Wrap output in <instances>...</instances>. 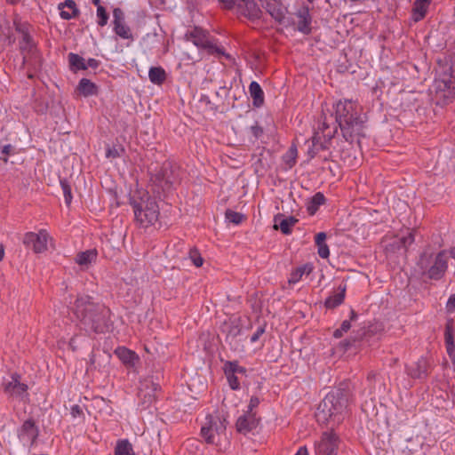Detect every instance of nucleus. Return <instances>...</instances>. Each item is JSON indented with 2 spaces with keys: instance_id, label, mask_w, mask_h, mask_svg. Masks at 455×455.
<instances>
[{
  "instance_id": "obj_1",
  "label": "nucleus",
  "mask_w": 455,
  "mask_h": 455,
  "mask_svg": "<svg viewBox=\"0 0 455 455\" xmlns=\"http://www.w3.org/2000/svg\"><path fill=\"white\" fill-rule=\"evenodd\" d=\"M74 312L80 326L87 332L104 333L110 326V309L103 304L95 303L88 295H78Z\"/></svg>"
},
{
  "instance_id": "obj_2",
  "label": "nucleus",
  "mask_w": 455,
  "mask_h": 455,
  "mask_svg": "<svg viewBox=\"0 0 455 455\" xmlns=\"http://www.w3.org/2000/svg\"><path fill=\"white\" fill-rule=\"evenodd\" d=\"M333 108L336 123L346 141L353 143L364 136L366 116L357 102L350 100H339Z\"/></svg>"
},
{
  "instance_id": "obj_3",
  "label": "nucleus",
  "mask_w": 455,
  "mask_h": 455,
  "mask_svg": "<svg viewBox=\"0 0 455 455\" xmlns=\"http://www.w3.org/2000/svg\"><path fill=\"white\" fill-rule=\"evenodd\" d=\"M351 396L349 382H341L337 388L329 392L317 408V417L323 420L339 417L346 411Z\"/></svg>"
},
{
  "instance_id": "obj_4",
  "label": "nucleus",
  "mask_w": 455,
  "mask_h": 455,
  "mask_svg": "<svg viewBox=\"0 0 455 455\" xmlns=\"http://www.w3.org/2000/svg\"><path fill=\"white\" fill-rule=\"evenodd\" d=\"M432 92L437 104L444 105L455 96V65L450 66L435 79Z\"/></svg>"
},
{
  "instance_id": "obj_5",
  "label": "nucleus",
  "mask_w": 455,
  "mask_h": 455,
  "mask_svg": "<svg viewBox=\"0 0 455 455\" xmlns=\"http://www.w3.org/2000/svg\"><path fill=\"white\" fill-rule=\"evenodd\" d=\"M135 220L141 227L147 228L155 224L159 216V207L156 202L145 194L139 201L132 199Z\"/></svg>"
},
{
  "instance_id": "obj_6",
  "label": "nucleus",
  "mask_w": 455,
  "mask_h": 455,
  "mask_svg": "<svg viewBox=\"0 0 455 455\" xmlns=\"http://www.w3.org/2000/svg\"><path fill=\"white\" fill-rule=\"evenodd\" d=\"M185 37L187 41L192 42L196 47L205 50L209 54L217 57H228V55L225 54L224 49L219 47L210 34L201 28L195 27L192 30L186 33Z\"/></svg>"
},
{
  "instance_id": "obj_7",
  "label": "nucleus",
  "mask_w": 455,
  "mask_h": 455,
  "mask_svg": "<svg viewBox=\"0 0 455 455\" xmlns=\"http://www.w3.org/2000/svg\"><path fill=\"white\" fill-rule=\"evenodd\" d=\"M175 180L172 166L169 162L164 163L158 170H156L154 173H150L153 192L159 196L162 193L169 191Z\"/></svg>"
},
{
  "instance_id": "obj_8",
  "label": "nucleus",
  "mask_w": 455,
  "mask_h": 455,
  "mask_svg": "<svg viewBox=\"0 0 455 455\" xmlns=\"http://www.w3.org/2000/svg\"><path fill=\"white\" fill-rule=\"evenodd\" d=\"M320 129L322 131V136L319 132H315L311 141L306 142V144H307V156L309 158H314L320 150L327 149L337 132V127L331 131L325 121L323 122L322 128Z\"/></svg>"
},
{
  "instance_id": "obj_9",
  "label": "nucleus",
  "mask_w": 455,
  "mask_h": 455,
  "mask_svg": "<svg viewBox=\"0 0 455 455\" xmlns=\"http://www.w3.org/2000/svg\"><path fill=\"white\" fill-rule=\"evenodd\" d=\"M206 420V424L201 428V435L207 443H217V436L226 431L225 420L217 416H207Z\"/></svg>"
},
{
  "instance_id": "obj_10",
  "label": "nucleus",
  "mask_w": 455,
  "mask_h": 455,
  "mask_svg": "<svg viewBox=\"0 0 455 455\" xmlns=\"http://www.w3.org/2000/svg\"><path fill=\"white\" fill-rule=\"evenodd\" d=\"M3 390L4 394L12 399L23 400L28 396V385L20 381V376L14 373L10 379H4Z\"/></svg>"
},
{
  "instance_id": "obj_11",
  "label": "nucleus",
  "mask_w": 455,
  "mask_h": 455,
  "mask_svg": "<svg viewBox=\"0 0 455 455\" xmlns=\"http://www.w3.org/2000/svg\"><path fill=\"white\" fill-rule=\"evenodd\" d=\"M339 445V438L335 433L324 432L315 445V455H337Z\"/></svg>"
},
{
  "instance_id": "obj_12",
  "label": "nucleus",
  "mask_w": 455,
  "mask_h": 455,
  "mask_svg": "<svg viewBox=\"0 0 455 455\" xmlns=\"http://www.w3.org/2000/svg\"><path fill=\"white\" fill-rule=\"evenodd\" d=\"M48 238V233L44 229L38 233L28 232L24 235L23 243L36 253H41L47 250Z\"/></svg>"
},
{
  "instance_id": "obj_13",
  "label": "nucleus",
  "mask_w": 455,
  "mask_h": 455,
  "mask_svg": "<svg viewBox=\"0 0 455 455\" xmlns=\"http://www.w3.org/2000/svg\"><path fill=\"white\" fill-rule=\"evenodd\" d=\"M39 435L38 427L36 426L32 419H28L23 422L18 430V437L24 443L32 446Z\"/></svg>"
},
{
  "instance_id": "obj_14",
  "label": "nucleus",
  "mask_w": 455,
  "mask_h": 455,
  "mask_svg": "<svg viewBox=\"0 0 455 455\" xmlns=\"http://www.w3.org/2000/svg\"><path fill=\"white\" fill-rule=\"evenodd\" d=\"M161 387L153 379H148L141 383V387L139 392V396L144 404L148 406L156 401L157 392L160 391Z\"/></svg>"
},
{
  "instance_id": "obj_15",
  "label": "nucleus",
  "mask_w": 455,
  "mask_h": 455,
  "mask_svg": "<svg viewBox=\"0 0 455 455\" xmlns=\"http://www.w3.org/2000/svg\"><path fill=\"white\" fill-rule=\"evenodd\" d=\"M42 59L37 50L22 55V68L26 69L28 78L32 79L35 73L41 68Z\"/></svg>"
},
{
  "instance_id": "obj_16",
  "label": "nucleus",
  "mask_w": 455,
  "mask_h": 455,
  "mask_svg": "<svg viewBox=\"0 0 455 455\" xmlns=\"http://www.w3.org/2000/svg\"><path fill=\"white\" fill-rule=\"evenodd\" d=\"M235 9L238 15L251 20L259 19L261 13L259 7L253 0H240Z\"/></svg>"
},
{
  "instance_id": "obj_17",
  "label": "nucleus",
  "mask_w": 455,
  "mask_h": 455,
  "mask_svg": "<svg viewBox=\"0 0 455 455\" xmlns=\"http://www.w3.org/2000/svg\"><path fill=\"white\" fill-rule=\"evenodd\" d=\"M259 420L260 419L257 417L256 413H248L245 411L236 420V430L240 434L247 435L258 427Z\"/></svg>"
},
{
  "instance_id": "obj_18",
  "label": "nucleus",
  "mask_w": 455,
  "mask_h": 455,
  "mask_svg": "<svg viewBox=\"0 0 455 455\" xmlns=\"http://www.w3.org/2000/svg\"><path fill=\"white\" fill-rule=\"evenodd\" d=\"M295 16L298 18L297 29L304 35H309L312 31V16L308 5L303 4L299 7Z\"/></svg>"
},
{
  "instance_id": "obj_19",
  "label": "nucleus",
  "mask_w": 455,
  "mask_h": 455,
  "mask_svg": "<svg viewBox=\"0 0 455 455\" xmlns=\"http://www.w3.org/2000/svg\"><path fill=\"white\" fill-rule=\"evenodd\" d=\"M429 363L425 357L406 366V372L414 379H426L428 376Z\"/></svg>"
},
{
  "instance_id": "obj_20",
  "label": "nucleus",
  "mask_w": 455,
  "mask_h": 455,
  "mask_svg": "<svg viewBox=\"0 0 455 455\" xmlns=\"http://www.w3.org/2000/svg\"><path fill=\"white\" fill-rule=\"evenodd\" d=\"M267 12L278 23H283L285 20L286 8L280 1L266 0L263 5Z\"/></svg>"
},
{
  "instance_id": "obj_21",
  "label": "nucleus",
  "mask_w": 455,
  "mask_h": 455,
  "mask_svg": "<svg viewBox=\"0 0 455 455\" xmlns=\"http://www.w3.org/2000/svg\"><path fill=\"white\" fill-rule=\"evenodd\" d=\"M447 269V258L443 251L439 252L435 259L434 265L428 269L429 278L440 279Z\"/></svg>"
},
{
  "instance_id": "obj_22",
  "label": "nucleus",
  "mask_w": 455,
  "mask_h": 455,
  "mask_svg": "<svg viewBox=\"0 0 455 455\" xmlns=\"http://www.w3.org/2000/svg\"><path fill=\"white\" fill-rule=\"evenodd\" d=\"M298 219L295 217H287L285 218L282 214H278L275 216L274 219V228L280 229L281 232L284 235H290L291 233V228L298 222Z\"/></svg>"
},
{
  "instance_id": "obj_23",
  "label": "nucleus",
  "mask_w": 455,
  "mask_h": 455,
  "mask_svg": "<svg viewBox=\"0 0 455 455\" xmlns=\"http://www.w3.org/2000/svg\"><path fill=\"white\" fill-rule=\"evenodd\" d=\"M115 354L128 367L134 366L136 362L139 361V356L136 353L126 347L116 348Z\"/></svg>"
},
{
  "instance_id": "obj_24",
  "label": "nucleus",
  "mask_w": 455,
  "mask_h": 455,
  "mask_svg": "<svg viewBox=\"0 0 455 455\" xmlns=\"http://www.w3.org/2000/svg\"><path fill=\"white\" fill-rule=\"evenodd\" d=\"M59 9L60 10V17L64 20L76 18L79 13L76 4L73 0H66L63 3H60L59 4Z\"/></svg>"
},
{
  "instance_id": "obj_25",
  "label": "nucleus",
  "mask_w": 455,
  "mask_h": 455,
  "mask_svg": "<svg viewBox=\"0 0 455 455\" xmlns=\"http://www.w3.org/2000/svg\"><path fill=\"white\" fill-rule=\"evenodd\" d=\"M346 290H347V286L345 284L344 285L340 284L338 287V291L333 295L329 296L325 299L324 306L327 308H335L338 306L341 305L345 299Z\"/></svg>"
},
{
  "instance_id": "obj_26",
  "label": "nucleus",
  "mask_w": 455,
  "mask_h": 455,
  "mask_svg": "<svg viewBox=\"0 0 455 455\" xmlns=\"http://www.w3.org/2000/svg\"><path fill=\"white\" fill-rule=\"evenodd\" d=\"M97 259L96 250H87L79 252L76 257V262L84 269L88 268L89 266Z\"/></svg>"
},
{
  "instance_id": "obj_27",
  "label": "nucleus",
  "mask_w": 455,
  "mask_h": 455,
  "mask_svg": "<svg viewBox=\"0 0 455 455\" xmlns=\"http://www.w3.org/2000/svg\"><path fill=\"white\" fill-rule=\"evenodd\" d=\"M431 0H416L412 8V20L415 22L421 20L427 13Z\"/></svg>"
},
{
  "instance_id": "obj_28",
  "label": "nucleus",
  "mask_w": 455,
  "mask_h": 455,
  "mask_svg": "<svg viewBox=\"0 0 455 455\" xmlns=\"http://www.w3.org/2000/svg\"><path fill=\"white\" fill-rule=\"evenodd\" d=\"M249 92L252 98L253 105L255 107H260L264 102V92L260 85L257 82L252 81L250 84Z\"/></svg>"
},
{
  "instance_id": "obj_29",
  "label": "nucleus",
  "mask_w": 455,
  "mask_h": 455,
  "mask_svg": "<svg viewBox=\"0 0 455 455\" xmlns=\"http://www.w3.org/2000/svg\"><path fill=\"white\" fill-rule=\"evenodd\" d=\"M313 267L310 264H305L294 269L290 275L289 283L295 284L299 282L302 276L306 275H309L312 271Z\"/></svg>"
},
{
  "instance_id": "obj_30",
  "label": "nucleus",
  "mask_w": 455,
  "mask_h": 455,
  "mask_svg": "<svg viewBox=\"0 0 455 455\" xmlns=\"http://www.w3.org/2000/svg\"><path fill=\"white\" fill-rule=\"evenodd\" d=\"M77 89L79 90L80 93L85 97L95 95L97 94L98 91L96 84L87 78H82L79 81Z\"/></svg>"
},
{
  "instance_id": "obj_31",
  "label": "nucleus",
  "mask_w": 455,
  "mask_h": 455,
  "mask_svg": "<svg viewBox=\"0 0 455 455\" xmlns=\"http://www.w3.org/2000/svg\"><path fill=\"white\" fill-rule=\"evenodd\" d=\"M148 77L151 83L162 84L166 79V73L161 67H151L148 71Z\"/></svg>"
},
{
  "instance_id": "obj_32",
  "label": "nucleus",
  "mask_w": 455,
  "mask_h": 455,
  "mask_svg": "<svg viewBox=\"0 0 455 455\" xmlns=\"http://www.w3.org/2000/svg\"><path fill=\"white\" fill-rule=\"evenodd\" d=\"M36 50H37V48L29 34L27 32H22V39L20 42V51L21 54L23 55Z\"/></svg>"
},
{
  "instance_id": "obj_33",
  "label": "nucleus",
  "mask_w": 455,
  "mask_h": 455,
  "mask_svg": "<svg viewBox=\"0 0 455 455\" xmlns=\"http://www.w3.org/2000/svg\"><path fill=\"white\" fill-rule=\"evenodd\" d=\"M324 202L325 197L323 194L320 192L316 193L307 203V209L308 213L310 215H314L317 212L318 208L324 204Z\"/></svg>"
},
{
  "instance_id": "obj_34",
  "label": "nucleus",
  "mask_w": 455,
  "mask_h": 455,
  "mask_svg": "<svg viewBox=\"0 0 455 455\" xmlns=\"http://www.w3.org/2000/svg\"><path fill=\"white\" fill-rule=\"evenodd\" d=\"M68 61L73 71L87 69L85 60L78 54L70 52L68 54Z\"/></svg>"
},
{
  "instance_id": "obj_35",
  "label": "nucleus",
  "mask_w": 455,
  "mask_h": 455,
  "mask_svg": "<svg viewBox=\"0 0 455 455\" xmlns=\"http://www.w3.org/2000/svg\"><path fill=\"white\" fill-rule=\"evenodd\" d=\"M115 455H135V453L132 443L127 439H123L117 442Z\"/></svg>"
},
{
  "instance_id": "obj_36",
  "label": "nucleus",
  "mask_w": 455,
  "mask_h": 455,
  "mask_svg": "<svg viewBox=\"0 0 455 455\" xmlns=\"http://www.w3.org/2000/svg\"><path fill=\"white\" fill-rule=\"evenodd\" d=\"M224 371L226 375H231L235 373H245V369L238 364L237 362L228 361L224 365Z\"/></svg>"
},
{
  "instance_id": "obj_37",
  "label": "nucleus",
  "mask_w": 455,
  "mask_h": 455,
  "mask_svg": "<svg viewBox=\"0 0 455 455\" xmlns=\"http://www.w3.org/2000/svg\"><path fill=\"white\" fill-rule=\"evenodd\" d=\"M223 331L227 332V339H234L240 334L241 328L236 323L231 322L224 325Z\"/></svg>"
},
{
  "instance_id": "obj_38",
  "label": "nucleus",
  "mask_w": 455,
  "mask_h": 455,
  "mask_svg": "<svg viewBox=\"0 0 455 455\" xmlns=\"http://www.w3.org/2000/svg\"><path fill=\"white\" fill-rule=\"evenodd\" d=\"M114 30L122 38L128 39L132 36L130 28L125 26L124 21L122 22H115L114 24Z\"/></svg>"
},
{
  "instance_id": "obj_39",
  "label": "nucleus",
  "mask_w": 455,
  "mask_h": 455,
  "mask_svg": "<svg viewBox=\"0 0 455 455\" xmlns=\"http://www.w3.org/2000/svg\"><path fill=\"white\" fill-rule=\"evenodd\" d=\"M225 215H226V219L229 222H231L233 224H235V225H238V224L242 223V221L244 219L243 214H242L240 212H236L231 211V210H227Z\"/></svg>"
},
{
  "instance_id": "obj_40",
  "label": "nucleus",
  "mask_w": 455,
  "mask_h": 455,
  "mask_svg": "<svg viewBox=\"0 0 455 455\" xmlns=\"http://www.w3.org/2000/svg\"><path fill=\"white\" fill-rule=\"evenodd\" d=\"M189 258L194 263L196 267H201L204 263V259L201 257V254L199 253L198 250L196 248H192L189 250Z\"/></svg>"
},
{
  "instance_id": "obj_41",
  "label": "nucleus",
  "mask_w": 455,
  "mask_h": 455,
  "mask_svg": "<svg viewBox=\"0 0 455 455\" xmlns=\"http://www.w3.org/2000/svg\"><path fill=\"white\" fill-rule=\"evenodd\" d=\"M97 16H98V24L99 26L100 27H103L105 26L107 23H108V15L106 12V9L101 6V5H99L98 8H97Z\"/></svg>"
},
{
  "instance_id": "obj_42",
  "label": "nucleus",
  "mask_w": 455,
  "mask_h": 455,
  "mask_svg": "<svg viewBox=\"0 0 455 455\" xmlns=\"http://www.w3.org/2000/svg\"><path fill=\"white\" fill-rule=\"evenodd\" d=\"M60 186L63 191L65 202L69 204L72 201L71 188L66 180H60Z\"/></svg>"
},
{
  "instance_id": "obj_43",
  "label": "nucleus",
  "mask_w": 455,
  "mask_h": 455,
  "mask_svg": "<svg viewBox=\"0 0 455 455\" xmlns=\"http://www.w3.org/2000/svg\"><path fill=\"white\" fill-rule=\"evenodd\" d=\"M124 152V149L121 146H119L118 148H116V147L108 148L107 151H106V156L108 158H116V157L121 156V154Z\"/></svg>"
},
{
  "instance_id": "obj_44",
  "label": "nucleus",
  "mask_w": 455,
  "mask_h": 455,
  "mask_svg": "<svg viewBox=\"0 0 455 455\" xmlns=\"http://www.w3.org/2000/svg\"><path fill=\"white\" fill-rule=\"evenodd\" d=\"M14 147L11 144H7L2 147L1 148V156L0 159H2L4 162H7V156L10 155H12L14 153Z\"/></svg>"
},
{
  "instance_id": "obj_45",
  "label": "nucleus",
  "mask_w": 455,
  "mask_h": 455,
  "mask_svg": "<svg viewBox=\"0 0 455 455\" xmlns=\"http://www.w3.org/2000/svg\"><path fill=\"white\" fill-rule=\"evenodd\" d=\"M317 246V253L322 259H327L330 255V250L326 243L315 244Z\"/></svg>"
},
{
  "instance_id": "obj_46",
  "label": "nucleus",
  "mask_w": 455,
  "mask_h": 455,
  "mask_svg": "<svg viewBox=\"0 0 455 455\" xmlns=\"http://www.w3.org/2000/svg\"><path fill=\"white\" fill-rule=\"evenodd\" d=\"M444 340H445V345L454 344L453 329L451 324H447L445 326Z\"/></svg>"
},
{
  "instance_id": "obj_47",
  "label": "nucleus",
  "mask_w": 455,
  "mask_h": 455,
  "mask_svg": "<svg viewBox=\"0 0 455 455\" xmlns=\"http://www.w3.org/2000/svg\"><path fill=\"white\" fill-rule=\"evenodd\" d=\"M226 376H227V379H228V384H229V387H231V389H233V390L239 389L240 383L238 381L237 377L234 374L226 375Z\"/></svg>"
},
{
  "instance_id": "obj_48",
  "label": "nucleus",
  "mask_w": 455,
  "mask_h": 455,
  "mask_svg": "<svg viewBox=\"0 0 455 455\" xmlns=\"http://www.w3.org/2000/svg\"><path fill=\"white\" fill-rule=\"evenodd\" d=\"M259 404V399L257 396H251L246 412L255 413L254 409L257 408Z\"/></svg>"
},
{
  "instance_id": "obj_49",
  "label": "nucleus",
  "mask_w": 455,
  "mask_h": 455,
  "mask_svg": "<svg viewBox=\"0 0 455 455\" xmlns=\"http://www.w3.org/2000/svg\"><path fill=\"white\" fill-rule=\"evenodd\" d=\"M251 133L256 138H259L263 134V129L258 124L250 127Z\"/></svg>"
},
{
  "instance_id": "obj_50",
  "label": "nucleus",
  "mask_w": 455,
  "mask_h": 455,
  "mask_svg": "<svg viewBox=\"0 0 455 455\" xmlns=\"http://www.w3.org/2000/svg\"><path fill=\"white\" fill-rule=\"evenodd\" d=\"M70 414L73 418L81 417L84 415L83 409L79 405L75 404L71 407Z\"/></svg>"
},
{
  "instance_id": "obj_51",
  "label": "nucleus",
  "mask_w": 455,
  "mask_h": 455,
  "mask_svg": "<svg viewBox=\"0 0 455 455\" xmlns=\"http://www.w3.org/2000/svg\"><path fill=\"white\" fill-rule=\"evenodd\" d=\"M265 332V327L259 326L257 331L251 337V342L254 343L259 340L260 336Z\"/></svg>"
},
{
  "instance_id": "obj_52",
  "label": "nucleus",
  "mask_w": 455,
  "mask_h": 455,
  "mask_svg": "<svg viewBox=\"0 0 455 455\" xmlns=\"http://www.w3.org/2000/svg\"><path fill=\"white\" fill-rule=\"evenodd\" d=\"M114 23L124 21V13L119 8H116L113 12Z\"/></svg>"
},
{
  "instance_id": "obj_53",
  "label": "nucleus",
  "mask_w": 455,
  "mask_h": 455,
  "mask_svg": "<svg viewBox=\"0 0 455 455\" xmlns=\"http://www.w3.org/2000/svg\"><path fill=\"white\" fill-rule=\"evenodd\" d=\"M446 308L448 312L455 311V293L449 298L446 304Z\"/></svg>"
},
{
  "instance_id": "obj_54",
  "label": "nucleus",
  "mask_w": 455,
  "mask_h": 455,
  "mask_svg": "<svg viewBox=\"0 0 455 455\" xmlns=\"http://www.w3.org/2000/svg\"><path fill=\"white\" fill-rule=\"evenodd\" d=\"M446 351L452 362H455V344H447Z\"/></svg>"
},
{
  "instance_id": "obj_55",
  "label": "nucleus",
  "mask_w": 455,
  "mask_h": 455,
  "mask_svg": "<svg viewBox=\"0 0 455 455\" xmlns=\"http://www.w3.org/2000/svg\"><path fill=\"white\" fill-rule=\"evenodd\" d=\"M239 0H220V2L224 5L227 9L235 8V5Z\"/></svg>"
},
{
  "instance_id": "obj_56",
  "label": "nucleus",
  "mask_w": 455,
  "mask_h": 455,
  "mask_svg": "<svg viewBox=\"0 0 455 455\" xmlns=\"http://www.w3.org/2000/svg\"><path fill=\"white\" fill-rule=\"evenodd\" d=\"M401 242L403 244V246L410 245L414 242V235L411 233H410L406 236H403L401 239Z\"/></svg>"
},
{
  "instance_id": "obj_57",
  "label": "nucleus",
  "mask_w": 455,
  "mask_h": 455,
  "mask_svg": "<svg viewBox=\"0 0 455 455\" xmlns=\"http://www.w3.org/2000/svg\"><path fill=\"white\" fill-rule=\"evenodd\" d=\"M326 234L324 232H320L315 235V244L325 243Z\"/></svg>"
},
{
  "instance_id": "obj_58",
  "label": "nucleus",
  "mask_w": 455,
  "mask_h": 455,
  "mask_svg": "<svg viewBox=\"0 0 455 455\" xmlns=\"http://www.w3.org/2000/svg\"><path fill=\"white\" fill-rule=\"evenodd\" d=\"M86 65H87V68L90 67L92 68H97L99 66H100V60H96V59H89L87 60V62H85Z\"/></svg>"
},
{
  "instance_id": "obj_59",
  "label": "nucleus",
  "mask_w": 455,
  "mask_h": 455,
  "mask_svg": "<svg viewBox=\"0 0 455 455\" xmlns=\"http://www.w3.org/2000/svg\"><path fill=\"white\" fill-rule=\"evenodd\" d=\"M295 156H296V150L291 149V156L288 157V160L286 161L287 164L290 167H292L295 164Z\"/></svg>"
},
{
  "instance_id": "obj_60",
  "label": "nucleus",
  "mask_w": 455,
  "mask_h": 455,
  "mask_svg": "<svg viewBox=\"0 0 455 455\" xmlns=\"http://www.w3.org/2000/svg\"><path fill=\"white\" fill-rule=\"evenodd\" d=\"M339 328L344 333L347 332L351 328L350 321L349 320L343 321Z\"/></svg>"
},
{
  "instance_id": "obj_61",
  "label": "nucleus",
  "mask_w": 455,
  "mask_h": 455,
  "mask_svg": "<svg viewBox=\"0 0 455 455\" xmlns=\"http://www.w3.org/2000/svg\"><path fill=\"white\" fill-rule=\"evenodd\" d=\"M340 346L343 347L344 351H347L352 346V342L348 339H345L340 342Z\"/></svg>"
},
{
  "instance_id": "obj_62",
  "label": "nucleus",
  "mask_w": 455,
  "mask_h": 455,
  "mask_svg": "<svg viewBox=\"0 0 455 455\" xmlns=\"http://www.w3.org/2000/svg\"><path fill=\"white\" fill-rule=\"evenodd\" d=\"M295 455H308V451L306 447H300Z\"/></svg>"
},
{
  "instance_id": "obj_63",
  "label": "nucleus",
  "mask_w": 455,
  "mask_h": 455,
  "mask_svg": "<svg viewBox=\"0 0 455 455\" xmlns=\"http://www.w3.org/2000/svg\"><path fill=\"white\" fill-rule=\"evenodd\" d=\"M344 332L340 330V328L337 329L333 332V336L337 339H339L343 336Z\"/></svg>"
},
{
  "instance_id": "obj_64",
  "label": "nucleus",
  "mask_w": 455,
  "mask_h": 455,
  "mask_svg": "<svg viewBox=\"0 0 455 455\" xmlns=\"http://www.w3.org/2000/svg\"><path fill=\"white\" fill-rule=\"evenodd\" d=\"M356 317H357L356 313L355 312L354 309H351V311H350V320L349 321H354V320L356 319Z\"/></svg>"
}]
</instances>
